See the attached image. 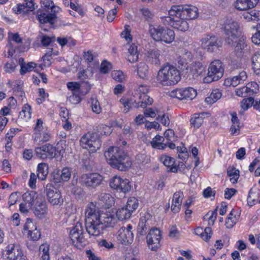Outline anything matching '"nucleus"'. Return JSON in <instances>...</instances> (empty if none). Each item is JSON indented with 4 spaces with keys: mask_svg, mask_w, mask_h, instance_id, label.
<instances>
[{
    "mask_svg": "<svg viewBox=\"0 0 260 260\" xmlns=\"http://www.w3.org/2000/svg\"><path fill=\"white\" fill-rule=\"evenodd\" d=\"M85 228L89 236H99L105 230L99 219V208L92 202L89 203L85 211Z\"/></svg>",
    "mask_w": 260,
    "mask_h": 260,
    "instance_id": "nucleus-1",
    "label": "nucleus"
},
{
    "mask_svg": "<svg viewBox=\"0 0 260 260\" xmlns=\"http://www.w3.org/2000/svg\"><path fill=\"white\" fill-rule=\"evenodd\" d=\"M104 156L113 168L121 171L127 170L132 165L130 157L124 151L118 147H110Z\"/></svg>",
    "mask_w": 260,
    "mask_h": 260,
    "instance_id": "nucleus-2",
    "label": "nucleus"
},
{
    "mask_svg": "<svg viewBox=\"0 0 260 260\" xmlns=\"http://www.w3.org/2000/svg\"><path fill=\"white\" fill-rule=\"evenodd\" d=\"M180 79L179 71L169 64L163 66L158 71L156 77L157 83L164 86L175 85Z\"/></svg>",
    "mask_w": 260,
    "mask_h": 260,
    "instance_id": "nucleus-3",
    "label": "nucleus"
},
{
    "mask_svg": "<svg viewBox=\"0 0 260 260\" xmlns=\"http://www.w3.org/2000/svg\"><path fill=\"white\" fill-rule=\"evenodd\" d=\"M103 127L98 126L92 133H87L84 135L80 140L81 146L87 149L90 153H94L101 147L100 136L103 135V132L100 130Z\"/></svg>",
    "mask_w": 260,
    "mask_h": 260,
    "instance_id": "nucleus-4",
    "label": "nucleus"
},
{
    "mask_svg": "<svg viewBox=\"0 0 260 260\" xmlns=\"http://www.w3.org/2000/svg\"><path fill=\"white\" fill-rule=\"evenodd\" d=\"M171 16H179L188 20L196 19L199 16L198 9L192 5H174L169 11Z\"/></svg>",
    "mask_w": 260,
    "mask_h": 260,
    "instance_id": "nucleus-5",
    "label": "nucleus"
},
{
    "mask_svg": "<svg viewBox=\"0 0 260 260\" xmlns=\"http://www.w3.org/2000/svg\"><path fill=\"white\" fill-rule=\"evenodd\" d=\"M149 32L151 36L155 41L164 42L170 44L175 39V32L173 30L161 26H150Z\"/></svg>",
    "mask_w": 260,
    "mask_h": 260,
    "instance_id": "nucleus-6",
    "label": "nucleus"
},
{
    "mask_svg": "<svg viewBox=\"0 0 260 260\" xmlns=\"http://www.w3.org/2000/svg\"><path fill=\"white\" fill-rule=\"evenodd\" d=\"M223 29L226 36V42L232 44L240 35V26L234 19L227 18L223 24Z\"/></svg>",
    "mask_w": 260,
    "mask_h": 260,
    "instance_id": "nucleus-7",
    "label": "nucleus"
},
{
    "mask_svg": "<svg viewBox=\"0 0 260 260\" xmlns=\"http://www.w3.org/2000/svg\"><path fill=\"white\" fill-rule=\"evenodd\" d=\"M85 234L82 223L78 222L72 228L70 232V237L73 244L76 247L81 248L85 245L86 242Z\"/></svg>",
    "mask_w": 260,
    "mask_h": 260,
    "instance_id": "nucleus-8",
    "label": "nucleus"
},
{
    "mask_svg": "<svg viewBox=\"0 0 260 260\" xmlns=\"http://www.w3.org/2000/svg\"><path fill=\"white\" fill-rule=\"evenodd\" d=\"M201 47L208 52H213L222 46V42L213 35H206L201 40Z\"/></svg>",
    "mask_w": 260,
    "mask_h": 260,
    "instance_id": "nucleus-9",
    "label": "nucleus"
},
{
    "mask_svg": "<svg viewBox=\"0 0 260 260\" xmlns=\"http://www.w3.org/2000/svg\"><path fill=\"white\" fill-rule=\"evenodd\" d=\"M45 192L48 202L52 205L60 206L62 205L64 201L60 191L52 184L46 185Z\"/></svg>",
    "mask_w": 260,
    "mask_h": 260,
    "instance_id": "nucleus-10",
    "label": "nucleus"
},
{
    "mask_svg": "<svg viewBox=\"0 0 260 260\" xmlns=\"http://www.w3.org/2000/svg\"><path fill=\"white\" fill-rule=\"evenodd\" d=\"M110 187L123 193L129 192L132 188L131 182L128 179L122 178L119 176H114L110 181Z\"/></svg>",
    "mask_w": 260,
    "mask_h": 260,
    "instance_id": "nucleus-11",
    "label": "nucleus"
},
{
    "mask_svg": "<svg viewBox=\"0 0 260 260\" xmlns=\"http://www.w3.org/2000/svg\"><path fill=\"white\" fill-rule=\"evenodd\" d=\"M36 156L41 159H52L56 155V149L53 145L47 143L35 149Z\"/></svg>",
    "mask_w": 260,
    "mask_h": 260,
    "instance_id": "nucleus-12",
    "label": "nucleus"
},
{
    "mask_svg": "<svg viewBox=\"0 0 260 260\" xmlns=\"http://www.w3.org/2000/svg\"><path fill=\"white\" fill-rule=\"evenodd\" d=\"M169 95L171 98L179 100H191L197 95V91L192 87H186L173 90Z\"/></svg>",
    "mask_w": 260,
    "mask_h": 260,
    "instance_id": "nucleus-13",
    "label": "nucleus"
},
{
    "mask_svg": "<svg viewBox=\"0 0 260 260\" xmlns=\"http://www.w3.org/2000/svg\"><path fill=\"white\" fill-rule=\"evenodd\" d=\"M103 179V177L98 173L85 174L81 176L80 182L83 185L94 188L101 184Z\"/></svg>",
    "mask_w": 260,
    "mask_h": 260,
    "instance_id": "nucleus-14",
    "label": "nucleus"
},
{
    "mask_svg": "<svg viewBox=\"0 0 260 260\" xmlns=\"http://www.w3.org/2000/svg\"><path fill=\"white\" fill-rule=\"evenodd\" d=\"M132 228V225L128 224L127 227L123 226L119 230L117 239L120 243L127 245L132 243L134 239Z\"/></svg>",
    "mask_w": 260,
    "mask_h": 260,
    "instance_id": "nucleus-15",
    "label": "nucleus"
},
{
    "mask_svg": "<svg viewBox=\"0 0 260 260\" xmlns=\"http://www.w3.org/2000/svg\"><path fill=\"white\" fill-rule=\"evenodd\" d=\"M161 238L160 231L157 228H152L147 236V243L152 251H156L159 246Z\"/></svg>",
    "mask_w": 260,
    "mask_h": 260,
    "instance_id": "nucleus-16",
    "label": "nucleus"
},
{
    "mask_svg": "<svg viewBox=\"0 0 260 260\" xmlns=\"http://www.w3.org/2000/svg\"><path fill=\"white\" fill-rule=\"evenodd\" d=\"M131 101L134 103V108H145L147 106L151 105L153 100L147 94L135 93L131 98Z\"/></svg>",
    "mask_w": 260,
    "mask_h": 260,
    "instance_id": "nucleus-17",
    "label": "nucleus"
},
{
    "mask_svg": "<svg viewBox=\"0 0 260 260\" xmlns=\"http://www.w3.org/2000/svg\"><path fill=\"white\" fill-rule=\"evenodd\" d=\"M37 17L39 21L40 26L44 31H47V29L43 28V24L49 23L52 25L54 23L56 15L52 13H45L42 11H38Z\"/></svg>",
    "mask_w": 260,
    "mask_h": 260,
    "instance_id": "nucleus-18",
    "label": "nucleus"
},
{
    "mask_svg": "<svg viewBox=\"0 0 260 260\" xmlns=\"http://www.w3.org/2000/svg\"><path fill=\"white\" fill-rule=\"evenodd\" d=\"M3 255L10 260H17L19 257H21L22 251L19 245L10 244L6 247Z\"/></svg>",
    "mask_w": 260,
    "mask_h": 260,
    "instance_id": "nucleus-19",
    "label": "nucleus"
},
{
    "mask_svg": "<svg viewBox=\"0 0 260 260\" xmlns=\"http://www.w3.org/2000/svg\"><path fill=\"white\" fill-rule=\"evenodd\" d=\"M215 79L219 80L223 75L224 69L222 62L219 60L213 61L209 66L208 72Z\"/></svg>",
    "mask_w": 260,
    "mask_h": 260,
    "instance_id": "nucleus-20",
    "label": "nucleus"
},
{
    "mask_svg": "<svg viewBox=\"0 0 260 260\" xmlns=\"http://www.w3.org/2000/svg\"><path fill=\"white\" fill-rule=\"evenodd\" d=\"M23 230L28 232V236L33 241H37L41 237V233L37 226L29 218H27Z\"/></svg>",
    "mask_w": 260,
    "mask_h": 260,
    "instance_id": "nucleus-21",
    "label": "nucleus"
},
{
    "mask_svg": "<svg viewBox=\"0 0 260 260\" xmlns=\"http://www.w3.org/2000/svg\"><path fill=\"white\" fill-rule=\"evenodd\" d=\"M259 0H236L235 8L239 11H246L256 7Z\"/></svg>",
    "mask_w": 260,
    "mask_h": 260,
    "instance_id": "nucleus-22",
    "label": "nucleus"
},
{
    "mask_svg": "<svg viewBox=\"0 0 260 260\" xmlns=\"http://www.w3.org/2000/svg\"><path fill=\"white\" fill-rule=\"evenodd\" d=\"M99 219L101 221L104 229L112 227L116 223L114 216L110 213H101L99 208Z\"/></svg>",
    "mask_w": 260,
    "mask_h": 260,
    "instance_id": "nucleus-23",
    "label": "nucleus"
},
{
    "mask_svg": "<svg viewBox=\"0 0 260 260\" xmlns=\"http://www.w3.org/2000/svg\"><path fill=\"white\" fill-rule=\"evenodd\" d=\"M247 78V76L246 73L242 71L240 72L238 75L234 76L233 78L225 79L224 84L226 86L236 87L245 81Z\"/></svg>",
    "mask_w": 260,
    "mask_h": 260,
    "instance_id": "nucleus-24",
    "label": "nucleus"
},
{
    "mask_svg": "<svg viewBox=\"0 0 260 260\" xmlns=\"http://www.w3.org/2000/svg\"><path fill=\"white\" fill-rule=\"evenodd\" d=\"M170 18L172 21V26L174 28L182 31L188 30L189 26L186 19L181 18L179 16H170Z\"/></svg>",
    "mask_w": 260,
    "mask_h": 260,
    "instance_id": "nucleus-25",
    "label": "nucleus"
},
{
    "mask_svg": "<svg viewBox=\"0 0 260 260\" xmlns=\"http://www.w3.org/2000/svg\"><path fill=\"white\" fill-rule=\"evenodd\" d=\"M99 204L105 208H109L114 204V199L109 193H101L98 195Z\"/></svg>",
    "mask_w": 260,
    "mask_h": 260,
    "instance_id": "nucleus-26",
    "label": "nucleus"
},
{
    "mask_svg": "<svg viewBox=\"0 0 260 260\" xmlns=\"http://www.w3.org/2000/svg\"><path fill=\"white\" fill-rule=\"evenodd\" d=\"M183 198L182 192L178 191L174 193L171 206V210L174 213H177L180 211Z\"/></svg>",
    "mask_w": 260,
    "mask_h": 260,
    "instance_id": "nucleus-27",
    "label": "nucleus"
},
{
    "mask_svg": "<svg viewBox=\"0 0 260 260\" xmlns=\"http://www.w3.org/2000/svg\"><path fill=\"white\" fill-rule=\"evenodd\" d=\"M47 212V206L45 201H42L38 205H36L34 209V213L35 216L40 219L45 218Z\"/></svg>",
    "mask_w": 260,
    "mask_h": 260,
    "instance_id": "nucleus-28",
    "label": "nucleus"
},
{
    "mask_svg": "<svg viewBox=\"0 0 260 260\" xmlns=\"http://www.w3.org/2000/svg\"><path fill=\"white\" fill-rule=\"evenodd\" d=\"M137 48V46L135 44H132L129 46L126 59L131 63H134L138 60L139 53Z\"/></svg>",
    "mask_w": 260,
    "mask_h": 260,
    "instance_id": "nucleus-29",
    "label": "nucleus"
},
{
    "mask_svg": "<svg viewBox=\"0 0 260 260\" xmlns=\"http://www.w3.org/2000/svg\"><path fill=\"white\" fill-rule=\"evenodd\" d=\"M189 68V73H190L192 75L193 78L198 77L203 72H205L204 67L200 61L192 63Z\"/></svg>",
    "mask_w": 260,
    "mask_h": 260,
    "instance_id": "nucleus-30",
    "label": "nucleus"
},
{
    "mask_svg": "<svg viewBox=\"0 0 260 260\" xmlns=\"http://www.w3.org/2000/svg\"><path fill=\"white\" fill-rule=\"evenodd\" d=\"M83 57L85 61L89 64V67L93 69L99 66V62L96 59L95 56L92 53L91 51H88L87 52H85Z\"/></svg>",
    "mask_w": 260,
    "mask_h": 260,
    "instance_id": "nucleus-31",
    "label": "nucleus"
},
{
    "mask_svg": "<svg viewBox=\"0 0 260 260\" xmlns=\"http://www.w3.org/2000/svg\"><path fill=\"white\" fill-rule=\"evenodd\" d=\"M160 160L165 166L169 168V171L176 173L177 172V168L174 165V159L167 155H162L160 157Z\"/></svg>",
    "mask_w": 260,
    "mask_h": 260,
    "instance_id": "nucleus-32",
    "label": "nucleus"
},
{
    "mask_svg": "<svg viewBox=\"0 0 260 260\" xmlns=\"http://www.w3.org/2000/svg\"><path fill=\"white\" fill-rule=\"evenodd\" d=\"M203 113H194L190 119V125L194 128H199L204 121Z\"/></svg>",
    "mask_w": 260,
    "mask_h": 260,
    "instance_id": "nucleus-33",
    "label": "nucleus"
},
{
    "mask_svg": "<svg viewBox=\"0 0 260 260\" xmlns=\"http://www.w3.org/2000/svg\"><path fill=\"white\" fill-rule=\"evenodd\" d=\"M165 138L159 135H156L151 142V145L153 148L164 150L167 147V144L164 143Z\"/></svg>",
    "mask_w": 260,
    "mask_h": 260,
    "instance_id": "nucleus-34",
    "label": "nucleus"
},
{
    "mask_svg": "<svg viewBox=\"0 0 260 260\" xmlns=\"http://www.w3.org/2000/svg\"><path fill=\"white\" fill-rule=\"evenodd\" d=\"M37 177L39 179L44 180L48 174V166L46 163H40L37 167Z\"/></svg>",
    "mask_w": 260,
    "mask_h": 260,
    "instance_id": "nucleus-35",
    "label": "nucleus"
},
{
    "mask_svg": "<svg viewBox=\"0 0 260 260\" xmlns=\"http://www.w3.org/2000/svg\"><path fill=\"white\" fill-rule=\"evenodd\" d=\"M243 16L244 18L247 21H258L260 20V11L256 10H252L250 12L244 13Z\"/></svg>",
    "mask_w": 260,
    "mask_h": 260,
    "instance_id": "nucleus-36",
    "label": "nucleus"
},
{
    "mask_svg": "<svg viewBox=\"0 0 260 260\" xmlns=\"http://www.w3.org/2000/svg\"><path fill=\"white\" fill-rule=\"evenodd\" d=\"M160 51L158 50H152L148 52L147 59L152 64L160 63Z\"/></svg>",
    "mask_w": 260,
    "mask_h": 260,
    "instance_id": "nucleus-37",
    "label": "nucleus"
},
{
    "mask_svg": "<svg viewBox=\"0 0 260 260\" xmlns=\"http://www.w3.org/2000/svg\"><path fill=\"white\" fill-rule=\"evenodd\" d=\"M132 213L126 207H124L117 210L116 216L119 220H123L129 219L132 215Z\"/></svg>",
    "mask_w": 260,
    "mask_h": 260,
    "instance_id": "nucleus-38",
    "label": "nucleus"
},
{
    "mask_svg": "<svg viewBox=\"0 0 260 260\" xmlns=\"http://www.w3.org/2000/svg\"><path fill=\"white\" fill-rule=\"evenodd\" d=\"M221 92L219 89L213 90L210 95L205 99V102L208 104H213L221 97Z\"/></svg>",
    "mask_w": 260,
    "mask_h": 260,
    "instance_id": "nucleus-39",
    "label": "nucleus"
},
{
    "mask_svg": "<svg viewBox=\"0 0 260 260\" xmlns=\"http://www.w3.org/2000/svg\"><path fill=\"white\" fill-rule=\"evenodd\" d=\"M137 74L141 79H145L148 74V67L144 62H140L137 66Z\"/></svg>",
    "mask_w": 260,
    "mask_h": 260,
    "instance_id": "nucleus-40",
    "label": "nucleus"
},
{
    "mask_svg": "<svg viewBox=\"0 0 260 260\" xmlns=\"http://www.w3.org/2000/svg\"><path fill=\"white\" fill-rule=\"evenodd\" d=\"M253 68L256 75L260 74V52H255L251 58Z\"/></svg>",
    "mask_w": 260,
    "mask_h": 260,
    "instance_id": "nucleus-41",
    "label": "nucleus"
},
{
    "mask_svg": "<svg viewBox=\"0 0 260 260\" xmlns=\"http://www.w3.org/2000/svg\"><path fill=\"white\" fill-rule=\"evenodd\" d=\"M146 222L145 217L140 219L137 229V232L139 235L143 236L146 234L147 230L149 228V225Z\"/></svg>",
    "mask_w": 260,
    "mask_h": 260,
    "instance_id": "nucleus-42",
    "label": "nucleus"
},
{
    "mask_svg": "<svg viewBox=\"0 0 260 260\" xmlns=\"http://www.w3.org/2000/svg\"><path fill=\"white\" fill-rule=\"evenodd\" d=\"M31 114V109L30 106L28 104H25L23 107L22 110L20 112L19 117L27 120L30 118Z\"/></svg>",
    "mask_w": 260,
    "mask_h": 260,
    "instance_id": "nucleus-43",
    "label": "nucleus"
},
{
    "mask_svg": "<svg viewBox=\"0 0 260 260\" xmlns=\"http://www.w3.org/2000/svg\"><path fill=\"white\" fill-rule=\"evenodd\" d=\"M227 173L230 177V181L233 184L237 182V180L240 176L239 170H236L235 168H229L227 170Z\"/></svg>",
    "mask_w": 260,
    "mask_h": 260,
    "instance_id": "nucleus-44",
    "label": "nucleus"
},
{
    "mask_svg": "<svg viewBox=\"0 0 260 260\" xmlns=\"http://www.w3.org/2000/svg\"><path fill=\"white\" fill-rule=\"evenodd\" d=\"M36 194L34 192L30 193H25L23 195V199L24 203L29 205L30 206H32L34 204V201L36 198Z\"/></svg>",
    "mask_w": 260,
    "mask_h": 260,
    "instance_id": "nucleus-45",
    "label": "nucleus"
},
{
    "mask_svg": "<svg viewBox=\"0 0 260 260\" xmlns=\"http://www.w3.org/2000/svg\"><path fill=\"white\" fill-rule=\"evenodd\" d=\"M138 200L135 197L129 198L127 202L125 207L132 213L138 207Z\"/></svg>",
    "mask_w": 260,
    "mask_h": 260,
    "instance_id": "nucleus-46",
    "label": "nucleus"
},
{
    "mask_svg": "<svg viewBox=\"0 0 260 260\" xmlns=\"http://www.w3.org/2000/svg\"><path fill=\"white\" fill-rule=\"evenodd\" d=\"M120 102L124 107L123 112L124 113L128 112L131 108H134V103L131 101V98L130 99L121 98L120 100Z\"/></svg>",
    "mask_w": 260,
    "mask_h": 260,
    "instance_id": "nucleus-47",
    "label": "nucleus"
},
{
    "mask_svg": "<svg viewBox=\"0 0 260 260\" xmlns=\"http://www.w3.org/2000/svg\"><path fill=\"white\" fill-rule=\"evenodd\" d=\"M258 192L257 191H253L252 189H250L247 198L248 203L252 205V204H254L255 203H258Z\"/></svg>",
    "mask_w": 260,
    "mask_h": 260,
    "instance_id": "nucleus-48",
    "label": "nucleus"
},
{
    "mask_svg": "<svg viewBox=\"0 0 260 260\" xmlns=\"http://www.w3.org/2000/svg\"><path fill=\"white\" fill-rule=\"evenodd\" d=\"M36 64L33 62H28L26 64H22L21 66L20 73L21 75L25 74L27 72L31 71L36 67Z\"/></svg>",
    "mask_w": 260,
    "mask_h": 260,
    "instance_id": "nucleus-49",
    "label": "nucleus"
},
{
    "mask_svg": "<svg viewBox=\"0 0 260 260\" xmlns=\"http://www.w3.org/2000/svg\"><path fill=\"white\" fill-rule=\"evenodd\" d=\"M71 169L68 167H64L61 171V179L62 181L66 182L70 180L71 176Z\"/></svg>",
    "mask_w": 260,
    "mask_h": 260,
    "instance_id": "nucleus-50",
    "label": "nucleus"
},
{
    "mask_svg": "<svg viewBox=\"0 0 260 260\" xmlns=\"http://www.w3.org/2000/svg\"><path fill=\"white\" fill-rule=\"evenodd\" d=\"M254 99L251 97L244 99L241 102V106L244 110H247L254 104Z\"/></svg>",
    "mask_w": 260,
    "mask_h": 260,
    "instance_id": "nucleus-51",
    "label": "nucleus"
},
{
    "mask_svg": "<svg viewBox=\"0 0 260 260\" xmlns=\"http://www.w3.org/2000/svg\"><path fill=\"white\" fill-rule=\"evenodd\" d=\"M246 86L249 91V95H250V96L257 93L259 90L258 85L256 82H252L249 83Z\"/></svg>",
    "mask_w": 260,
    "mask_h": 260,
    "instance_id": "nucleus-52",
    "label": "nucleus"
},
{
    "mask_svg": "<svg viewBox=\"0 0 260 260\" xmlns=\"http://www.w3.org/2000/svg\"><path fill=\"white\" fill-rule=\"evenodd\" d=\"M23 83V82L21 80L16 81L13 87L14 91L16 92L18 95L21 97L24 95V92L22 91V89Z\"/></svg>",
    "mask_w": 260,
    "mask_h": 260,
    "instance_id": "nucleus-53",
    "label": "nucleus"
},
{
    "mask_svg": "<svg viewBox=\"0 0 260 260\" xmlns=\"http://www.w3.org/2000/svg\"><path fill=\"white\" fill-rule=\"evenodd\" d=\"M55 41V37L54 36L50 37L47 36H43L41 39V42L42 46L47 47L49 46L51 43Z\"/></svg>",
    "mask_w": 260,
    "mask_h": 260,
    "instance_id": "nucleus-54",
    "label": "nucleus"
},
{
    "mask_svg": "<svg viewBox=\"0 0 260 260\" xmlns=\"http://www.w3.org/2000/svg\"><path fill=\"white\" fill-rule=\"evenodd\" d=\"M67 87L69 89H70L72 91V92H80L81 85L78 82H70L67 83Z\"/></svg>",
    "mask_w": 260,
    "mask_h": 260,
    "instance_id": "nucleus-55",
    "label": "nucleus"
},
{
    "mask_svg": "<svg viewBox=\"0 0 260 260\" xmlns=\"http://www.w3.org/2000/svg\"><path fill=\"white\" fill-rule=\"evenodd\" d=\"M236 94L237 95L240 97H247L250 96V95H249V91L246 85L245 86L237 88L236 90Z\"/></svg>",
    "mask_w": 260,
    "mask_h": 260,
    "instance_id": "nucleus-56",
    "label": "nucleus"
},
{
    "mask_svg": "<svg viewBox=\"0 0 260 260\" xmlns=\"http://www.w3.org/2000/svg\"><path fill=\"white\" fill-rule=\"evenodd\" d=\"M256 32L251 37L252 42L255 44H260V24L256 26Z\"/></svg>",
    "mask_w": 260,
    "mask_h": 260,
    "instance_id": "nucleus-57",
    "label": "nucleus"
},
{
    "mask_svg": "<svg viewBox=\"0 0 260 260\" xmlns=\"http://www.w3.org/2000/svg\"><path fill=\"white\" fill-rule=\"evenodd\" d=\"M69 101L73 104H78L81 101L79 92H72V95L69 97Z\"/></svg>",
    "mask_w": 260,
    "mask_h": 260,
    "instance_id": "nucleus-58",
    "label": "nucleus"
},
{
    "mask_svg": "<svg viewBox=\"0 0 260 260\" xmlns=\"http://www.w3.org/2000/svg\"><path fill=\"white\" fill-rule=\"evenodd\" d=\"M112 78L116 81L122 82L124 80V75L121 71H114L111 73Z\"/></svg>",
    "mask_w": 260,
    "mask_h": 260,
    "instance_id": "nucleus-59",
    "label": "nucleus"
},
{
    "mask_svg": "<svg viewBox=\"0 0 260 260\" xmlns=\"http://www.w3.org/2000/svg\"><path fill=\"white\" fill-rule=\"evenodd\" d=\"M13 10L16 14L25 13L28 11L23 3L18 4L15 7H13Z\"/></svg>",
    "mask_w": 260,
    "mask_h": 260,
    "instance_id": "nucleus-60",
    "label": "nucleus"
},
{
    "mask_svg": "<svg viewBox=\"0 0 260 260\" xmlns=\"http://www.w3.org/2000/svg\"><path fill=\"white\" fill-rule=\"evenodd\" d=\"M112 68L111 64L106 61H103L101 63L100 71L104 74L108 73Z\"/></svg>",
    "mask_w": 260,
    "mask_h": 260,
    "instance_id": "nucleus-61",
    "label": "nucleus"
},
{
    "mask_svg": "<svg viewBox=\"0 0 260 260\" xmlns=\"http://www.w3.org/2000/svg\"><path fill=\"white\" fill-rule=\"evenodd\" d=\"M212 230L210 227L206 228L204 231L203 234H202L201 237L205 241L209 240L211 237Z\"/></svg>",
    "mask_w": 260,
    "mask_h": 260,
    "instance_id": "nucleus-62",
    "label": "nucleus"
},
{
    "mask_svg": "<svg viewBox=\"0 0 260 260\" xmlns=\"http://www.w3.org/2000/svg\"><path fill=\"white\" fill-rule=\"evenodd\" d=\"M37 139H40V141L42 142H46L49 141L50 135L46 132L38 133L36 134L35 140H37Z\"/></svg>",
    "mask_w": 260,
    "mask_h": 260,
    "instance_id": "nucleus-63",
    "label": "nucleus"
},
{
    "mask_svg": "<svg viewBox=\"0 0 260 260\" xmlns=\"http://www.w3.org/2000/svg\"><path fill=\"white\" fill-rule=\"evenodd\" d=\"M51 181H53L55 183H58L62 181V179H61V175L59 173V171L56 172H54L51 176Z\"/></svg>",
    "mask_w": 260,
    "mask_h": 260,
    "instance_id": "nucleus-64",
    "label": "nucleus"
}]
</instances>
